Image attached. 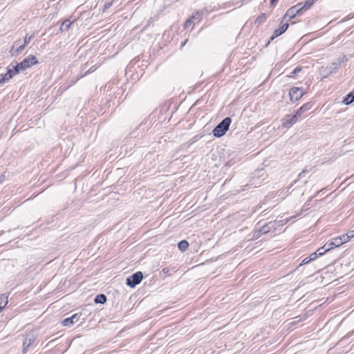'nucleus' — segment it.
Instances as JSON below:
<instances>
[{"label": "nucleus", "mask_w": 354, "mask_h": 354, "mask_svg": "<svg viewBox=\"0 0 354 354\" xmlns=\"http://www.w3.org/2000/svg\"><path fill=\"white\" fill-rule=\"evenodd\" d=\"M232 122V119L230 117L224 118L217 126L214 129L212 133L214 136L221 138L228 131L230 125Z\"/></svg>", "instance_id": "1"}, {"label": "nucleus", "mask_w": 354, "mask_h": 354, "mask_svg": "<svg viewBox=\"0 0 354 354\" xmlns=\"http://www.w3.org/2000/svg\"><path fill=\"white\" fill-rule=\"evenodd\" d=\"M37 333L34 330L27 332L23 342V351L26 353L30 347L37 345Z\"/></svg>", "instance_id": "2"}, {"label": "nucleus", "mask_w": 354, "mask_h": 354, "mask_svg": "<svg viewBox=\"0 0 354 354\" xmlns=\"http://www.w3.org/2000/svg\"><path fill=\"white\" fill-rule=\"evenodd\" d=\"M142 278V273L140 271L136 272L127 278L126 284L131 288H134L141 282Z\"/></svg>", "instance_id": "3"}, {"label": "nucleus", "mask_w": 354, "mask_h": 354, "mask_svg": "<svg viewBox=\"0 0 354 354\" xmlns=\"http://www.w3.org/2000/svg\"><path fill=\"white\" fill-rule=\"evenodd\" d=\"M299 118L295 113L293 115H286L281 119V128L282 129H290L294 125L298 120Z\"/></svg>", "instance_id": "4"}, {"label": "nucleus", "mask_w": 354, "mask_h": 354, "mask_svg": "<svg viewBox=\"0 0 354 354\" xmlns=\"http://www.w3.org/2000/svg\"><path fill=\"white\" fill-rule=\"evenodd\" d=\"M37 64H38L37 58L34 55H30L19 63L20 69L24 71Z\"/></svg>", "instance_id": "5"}, {"label": "nucleus", "mask_w": 354, "mask_h": 354, "mask_svg": "<svg viewBox=\"0 0 354 354\" xmlns=\"http://www.w3.org/2000/svg\"><path fill=\"white\" fill-rule=\"evenodd\" d=\"M304 95L302 88L299 87H292L289 91L290 99L292 102L300 100Z\"/></svg>", "instance_id": "6"}, {"label": "nucleus", "mask_w": 354, "mask_h": 354, "mask_svg": "<svg viewBox=\"0 0 354 354\" xmlns=\"http://www.w3.org/2000/svg\"><path fill=\"white\" fill-rule=\"evenodd\" d=\"M301 5V3H298L290 8H289L286 13L285 14L283 18L286 19L287 17L289 18V19H293L297 15H302V12L301 9L299 8V6Z\"/></svg>", "instance_id": "7"}, {"label": "nucleus", "mask_w": 354, "mask_h": 354, "mask_svg": "<svg viewBox=\"0 0 354 354\" xmlns=\"http://www.w3.org/2000/svg\"><path fill=\"white\" fill-rule=\"evenodd\" d=\"M344 243H345V242L343 241L342 236H338L326 243L325 247H327V250H330L331 249L341 246Z\"/></svg>", "instance_id": "8"}, {"label": "nucleus", "mask_w": 354, "mask_h": 354, "mask_svg": "<svg viewBox=\"0 0 354 354\" xmlns=\"http://www.w3.org/2000/svg\"><path fill=\"white\" fill-rule=\"evenodd\" d=\"M81 315V313L73 314L71 317L64 319L62 324L64 326L70 327L79 322Z\"/></svg>", "instance_id": "9"}, {"label": "nucleus", "mask_w": 354, "mask_h": 354, "mask_svg": "<svg viewBox=\"0 0 354 354\" xmlns=\"http://www.w3.org/2000/svg\"><path fill=\"white\" fill-rule=\"evenodd\" d=\"M276 222H269L260 227L259 230L262 234H267L272 230H276Z\"/></svg>", "instance_id": "10"}, {"label": "nucleus", "mask_w": 354, "mask_h": 354, "mask_svg": "<svg viewBox=\"0 0 354 354\" xmlns=\"http://www.w3.org/2000/svg\"><path fill=\"white\" fill-rule=\"evenodd\" d=\"M313 106V104L312 102H308L304 104L303 106H301L299 109H298L295 111V113L299 118L304 113H305L307 111L311 109Z\"/></svg>", "instance_id": "11"}, {"label": "nucleus", "mask_w": 354, "mask_h": 354, "mask_svg": "<svg viewBox=\"0 0 354 354\" xmlns=\"http://www.w3.org/2000/svg\"><path fill=\"white\" fill-rule=\"evenodd\" d=\"M288 26H289V24L288 23H286V24H283L279 28L276 29L274 31L273 35L270 37V40L272 41L276 37H277L280 36L281 35H282L283 33H284L286 31V30L288 29Z\"/></svg>", "instance_id": "12"}, {"label": "nucleus", "mask_w": 354, "mask_h": 354, "mask_svg": "<svg viewBox=\"0 0 354 354\" xmlns=\"http://www.w3.org/2000/svg\"><path fill=\"white\" fill-rule=\"evenodd\" d=\"M315 3L314 0H307L304 3H301V5L299 6L302 13L308 10Z\"/></svg>", "instance_id": "13"}, {"label": "nucleus", "mask_w": 354, "mask_h": 354, "mask_svg": "<svg viewBox=\"0 0 354 354\" xmlns=\"http://www.w3.org/2000/svg\"><path fill=\"white\" fill-rule=\"evenodd\" d=\"M353 102H354V91L346 95L343 100V102L346 105L351 104Z\"/></svg>", "instance_id": "14"}, {"label": "nucleus", "mask_w": 354, "mask_h": 354, "mask_svg": "<svg viewBox=\"0 0 354 354\" xmlns=\"http://www.w3.org/2000/svg\"><path fill=\"white\" fill-rule=\"evenodd\" d=\"M73 21H71L69 19H66L63 21L59 30L61 32L66 31L69 29L70 26L73 24Z\"/></svg>", "instance_id": "15"}, {"label": "nucleus", "mask_w": 354, "mask_h": 354, "mask_svg": "<svg viewBox=\"0 0 354 354\" xmlns=\"http://www.w3.org/2000/svg\"><path fill=\"white\" fill-rule=\"evenodd\" d=\"M204 10H198L195 12L194 15L191 17L192 19V21L194 22L195 21H199L202 19V16L203 15Z\"/></svg>", "instance_id": "16"}, {"label": "nucleus", "mask_w": 354, "mask_h": 354, "mask_svg": "<svg viewBox=\"0 0 354 354\" xmlns=\"http://www.w3.org/2000/svg\"><path fill=\"white\" fill-rule=\"evenodd\" d=\"M343 239V241L345 243L348 242L350 239L354 237V230H350L346 234L341 235Z\"/></svg>", "instance_id": "17"}, {"label": "nucleus", "mask_w": 354, "mask_h": 354, "mask_svg": "<svg viewBox=\"0 0 354 354\" xmlns=\"http://www.w3.org/2000/svg\"><path fill=\"white\" fill-rule=\"evenodd\" d=\"M8 304V297H6L4 295H0V313L5 308V306Z\"/></svg>", "instance_id": "18"}, {"label": "nucleus", "mask_w": 354, "mask_h": 354, "mask_svg": "<svg viewBox=\"0 0 354 354\" xmlns=\"http://www.w3.org/2000/svg\"><path fill=\"white\" fill-rule=\"evenodd\" d=\"M94 301L95 304H104L106 301V297L103 294L98 295L95 297Z\"/></svg>", "instance_id": "19"}, {"label": "nucleus", "mask_w": 354, "mask_h": 354, "mask_svg": "<svg viewBox=\"0 0 354 354\" xmlns=\"http://www.w3.org/2000/svg\"><path fill=\"white\" fill-rule=\"evenodd\" d=\"M178 247L179 248V250L182 252H185L187 250V249L189 247V243L187 241L185 240H183V241H181L178 243Z\"/></svg>", "instance_id": "20"}, {"label": "nucleus", "mask_w": 354, "mask_h": 354, "mask_svg": "<svg viewBox=\"0 0 354 354\" xmlns=\"http://www.w3.org/2000/svg\"><path fill=\"white\" fill-rule=\"evenodd\" d=\"M266 20V16L264 13L259 15L255 20L254 24L259 26L263 22H264Z\"/></svg>", "instance_id": "21"}, {"label": "nucleus", "mask_w": 354, "mask_h": 354, "mask_svg": "<svg viewBox=\"0 0 354 354\" xmlns=\"http://www.w3.org/2000/svg\"><path fill=\"white\" fill-rule=\"evenodd\" d=\"M10 79H11L10 76L8 75L6 73H5L3 75H1L0 85L8 82Z\"/></svg>", "instance_id": "22"}, {"label": "nucleus", "mask_w": 354, "mask_h": 354, "mask_svg": "<svg viewBox=\"0 0 354 354\" xmlns=\"http://www.w3.org/2000/svg\"><path fill=\"white\" fill-rule=\"evenodd\" d=\"M329 251L327 250V247H325V245L321 248H319L316 252H317L318 255L320 257Z\"/></svg>", "instance_id": "23"}, {"label": "nucleus", "mask_w": 354, "mask_h": 354, "mask_svg": "<svg viewBox=\"0 0 354 354\" xmlns=\"http://www.w3.org/2000/svg\"><path fill=\"white\" fill-rule=\"evenodd\" d=\"M262 235L261 232L259 230L255 231L252 235V240H257Z\"/></svg>", "instance_id": "24"}, {"label": "nucleus", "mask_w": 354, "mask_h": 354, "mask_svg": "<svg viewBox=\"0 0 354 354\" xmlns=\"http://www.w3.org/2000/svg\"><path fill=\"white\" fill-rule=\"evenodd\" d=\"M302 70V68L300 66L296 67L290 73V76H294L297 75Z\"/></svg>", "instance_id": "25"}, {"label": "nucleus", "mask_w": 354, "mask_h": 354, "mask_svg": "<svg viewBox=\"0 0 354 354\" xmlns=\"http://www.w3.org/2000/svg\"><path fill=\"white\" fill-rule=\"evenodd\" d=\"M12 69L14 71V73H15V75L18 74L21 70L19 63L17 64L15 66H13V68Z\"/></svg>", "instance_id": "26"}, {"label": "nucleus", "mask_w": 354, "mask_h": 354, "mask_svg": "<svg viewBox=\"0 0 354 354\" xmlns=\"http://www.w3.org/2000/svg\"><path fill=\"white\" fill-rule=\"evenodd\" d=\"M339 67V64L333 63L331 66H330V68L332 70H337Z\"/></svg>", "instance_id": "27"}, {"label": "nucleus", "mask_w": 354, "mask_h": 354, "mask_svg": "<svg viewBox=\"0 0 354 354\" xmlns=\"http://www.w3.org/2000/svg\"><path fill=\"white\" fill-rule=\"evenodd\" d=\"M6 74L10 75V78L15 75V73H14V71L12 68H8Z\"/></svg>", "instance_id": "28"}, {"label": "nucleus", "mask_w": 354, "mask_h": 354, "mask_svg": "<svg viewBox=\"0 0 354 354\" xmlns=\"http://www.w3.org/2000/svg\"><path fill=\"white\" fill-rule=\"evenodd\" d=\"M318 257H319L317 254V252H315L313 254H310V256L309 257V258L310 259L311 261H313L315 259H316Z\"/></svg>", "instance_id": "29"}, {"label": "nucleus", "mask_w": 354, "mask_h": 354, "mask_svg": "<svg viewBox=\"0 0 354 354\" xmlns=\"http://www.w3.org/2000/svg\"><path fill=\"white\" fill-rule=\"evenodd\" d=\"M32 38V36H30V37H28V36H26L25 39H24V45L26 46L28 44H29V42L30 41L31 39Z\"/></svg>", "instance_id": "30"}, {"label": "nucleus", "mask_w": 354, "mask_h": 354, "mask_svg": "<svg viewBox=\"0 0 354 354\" xmlns=\"http://www.w3.org/2000/svg\"><path fill=\"white\" fill-rule=\"evenodd\" d=\"M26 47V46L24 44L23 45H21L19 46L17 49H16V53L17 54H19L24 49V48Z\"/></svg>", "instance_id": "31"}, {"label": "nucleus", "mask_w": 354, "mask_h": 354, "mask_svg": "<svg viewBox=\"0 0 354 354\" xmlns=\"http://www.w3.org/2000/svg\"><path fill=\"white\" fill-rule=\"evenodd\" d=\"M310 261H311L309 257H306L304 259H303V261H301V263L299 265L300 266L305 265V264H307L308 263H309Z\"/></svg>", "instance_id": "32"}, {"label": "nucleus", "mask_w": 354, "mask_h": 354, "mask_svg": "<svg viewBox=\"0 0 354 354\" xmlns=\"http://www.w3.org/2000/svg\"><path fill=\"white\" fill-rule=\"evenodd\" d=\"M193 22L192 19H187L185 24V28H188Z\"/></svg>", "instance_id": "33"}, {"label": "nucleus", "mask_w": 354, "mask_h": 354, "mask_svg": "<svg viewBox=\"0 0 354 354\" xmlns=\"http://www.w3.org/2000/svg\"><path fill=\"white\" fill-rule=\"evenodd\" d=\"M162 272L165 274H168L169 272V268H165L162 269Z\"/></svg>", "instance_id": "34"}, {"label": "nucleus", "mask_w": 354, "mask_h": 354, "mask_svg": "<svg viewBox=\"0 0 354 354\" xmlns=\"http://www.w3.org/2000/svg\"><path fill=\"white\" fill-rule=\"evenodd\" d=\"M319 192H320L319 191L317 192V193L313 197L310 198V201H311L313 199V198L317 196L318 194H319Z\"/></svg>", "instance_id": "35"}, {"label": "nucleus", "mask_w": 354, "mask_h": 354, "mask_svg": "<svg viewBox=\"0 0 354 354\" xmlns=\"http://www.w3.org/2000/svg\"><path fill=\"white\" fill-rule=\"evenodd\" d=\"M304 174H303V173H302V171H301V172H300V173L299 174L298 177H299V178H302V177H303Z\"/></svg>", "instance_id": "36"}, {"label": "nucleus", "mask_w": 354, "mask_h": 354, "mask_svg": "<svg viewBox=\"0 0 354 354\" xmlns=\"http://www.w3.org/2000/svg\"><path fill=\"white\" fill-rule=\"evenodd\" d=\"M278 0H270V4L271 5H273L276 1H277Z\"/></svg>", "instance_id": "37"}, {"label": "nucleus", "mask_w": 354, "mask_h": 354, "mask_svg": "<svg viewBox=\"0 0 354 354\" xmlns=\"http://www.w3.org/2000/svg\"><path fill=\"white\" fill-rule=\"evenodd\" d=\"M290 219H291V217L289 218H286L285 221V223H287Z\"/></svg>", "instance_id": "38"}, {"label": "nucleus", "mask_w": 354, "mask_h": 354, "mask_svg": "<svg viewBox=\"0 0 354 354\" xmlns=\"http://www.w3.org/2000/svg\"><path fill=\"white\" fill-rule=\"evenodd\" d=\"M301 171H302L303 174H305L306 172H307V169H304Z\"/></svg>", "instance_id": "39"}, {"label": "nucleus", "mask_w": 354, "mask_h": 354, "mask_svg": "<svg viewBox=\"0 0 354 354\" xmlns=\"http://www.w3.org/2000/svg\"><path fill=\"white\" fill-rule=\"evenodd\" d=\"M187 41V40L186 39L183 43H182V45H181V46H183L186 44Z\"/></svg>", "instance_id": "40"}, {"label": "nucleus", "mask_w": 354, "mask_h": 354, "mask_svg": "<svg viewBox=\"0 0 354 354\" xmlns=\"http://www.w3.org/2000/svg\"><path fill=\"white\" fill-rule=\"evenodd\" d=\"M91 69H90V70H88V71H87L85 73L84 75H86V74H88V73L91 71Z\"/></svg>", "instance_id": "41"}, {"label": "nucleus", "mask_w": 354, "mask_h": 354, "mask_svg": "<svg viewBox=\"0 0 354 354\" xmlns=\"http://www.w3.org/2000/svg\"><path fill=\"white\" fill-rule=\"evenodd\" d=\"M3 302L2 301H0V306H3Z\"/></svg>", "instance_id": "42"}, {"label": "nucleus", "mask_w": 354, "mask_h": 354, "mask_svg": "<svg viewBox=\"0 0 354 354\" xmlns=\"http://www.w3.org/2000/svg\"><path fill=\"white\" fill-rule=\"evenodd\" d=\"M345 58H346V56H345V55H344V56H343V58H342V60H344V59H345Z\"/></svg>", "instance_id": "43"}, {"label": "nucleus", "mask_w": 354, "mask_h": 354, "mask_svg": "<svg viewBox=\"0 0 354 354\" xmlns=\"http://www.w3.org/2000/svg\"><path fill=\"white\" fill-rule=\"evenodd\" d=\"M283 221H279V223H281V225H283Z\"/></svg>", "instance_id": "44"}]
</instances>
